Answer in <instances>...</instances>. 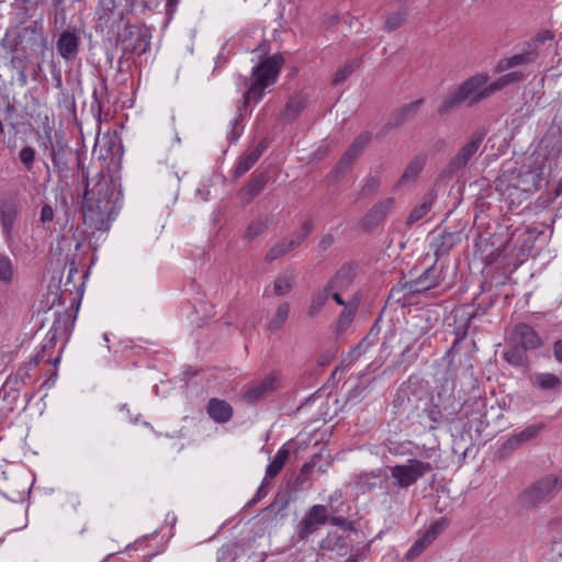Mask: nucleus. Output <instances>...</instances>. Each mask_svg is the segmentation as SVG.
Segmentation results:
<instances>
[{
  "instance_id": "nucleus-1",
  "label": "nucleus",
  "mask_w": 562,
  "mask_h": 562,
  "mask_svg": "<svg viewBox=\"0 0 562 562\" xmlns=\"http://www.w3.org/2000/svg\"><path fill=\"white\" fill-rule=\"evenodd\" d=\"M74 154L86 182L82 199L83 223L91 229L106 232L119 213V193L115 191L114 184L105 178L99 179L90 189L88 171L81 165L78 154Z\"/></svg>"
},
{
  "instance_id": "nucleus-2",
  "label": "nucleus",
  "mask_w": 562,
  "mask_h": 562,
  "mask_svg": "<svg viewBox=\"0 0 562 562\" xmlns=\"http://www.w3.org/2000/svg\"><path fill=\"white\" fill-rule=\"evenodd\" d=\"M505 87L502 77L488 83L487 74H476L463 81L458 89L448 94L438 106L437 112L440 116H443L450 114L464 102L470 106L474 105Z\"/></svg>"
},
{
  "instance_id": "nucleus-3",
  "label": "nucleus",
  "mask_w": 562,
  "mask_h": 562,
  "mask_svg": "<svg viewBox=\"0 0 562 562\" xmlns=\"http://www.w3.org/2000/svg\"><path fill=\"white\" fill-rule=\"evenodd\" d=\"M283 63L284 58L282 55L274 54L252 67L250 76L245 79L247 89L238 101L239 113L232 122L234 126L243 115V108H247L250 103H259L265 95L266 89L277 82Z\"/></svg>"
},
{
  "instance_id": "nucleus-4",
  "label": "nucleus",
  "mask_w": 562,
  "mask_h": 562,
  "mask_svg": "<svg viewBox=\"0 0 562 562\" xmlns=\"http://www.w3.org/2000/svg\"><path fill=\"white\" fill-rule=\"evenodd\" d=\"M95 30L116 35L124 22L125 9L115 0H99L95 10Z\"/></svg>"
},
{
  "instance_id": "nucleus-5",
  "label": "nucleus",
  "mask_w": 562,
  "mask_h": 562,
  "mask_svg": "<svg viewBox=\"0 0 562 562\" xmlns=\"http://www.w3.org/2000/svg\"><path fill=\"white\" fill-rule=\"evenodd\" d=\"M151 34L148 29L126 23L123 33L116 34V42L122 45L123 55H143L150 48Z\"/></svg>"
},
{
  "instance_id": "nucleus-6",
  "label": "nucleus",
  "mask_w": 562,
  "mask_h": 562,
  "mask_svg": "<svg viewBox=\"0 0 562 562\" xmlns=\"http://www.w3.org/2000/svg\"><path fill=\"white\" fill-rule=\"evenodd\" d=\"M435 468L437 464L430 461L409 459L406 464L390 467V472L398 488H408Z\"/></svg>"
},
{
  "instance_id": "nucleus-7",
  "label": "nucleus",
  "mask_w": 562,
  "mask_h": 562,
  "mask_svg": "<svg viewBox=\"0 0 562 562\" xmlns=\"http://www.w3.org/2000/svg\"><path fill=\"white\" fill-rule=\"evenodd\" d=\"M562 488V480L549 474L531 484L521 495V502L527 506H537L551 501Z\"/></svg>"
},
{
  "instance_id": "nucleus-8",
  "label": "nucleus",
  "mask_w": 562,
  "mask_h": 562,
  "mask_svg": "<svg viewBox=\"0 0 562 562\" xmlns=\"http://www.w3.org/2000/svg\"><path fill=\"white\" fill-rule=\"evenodd\" d=\"M484 137L485 133L483 131H475L471 135L469 142L464 144L458 150V153L449 160L448 165L441 172V177L452 178L456 173L464 169L470 162V160L479 151Z\"/></svg>"
},
{
  "instance_id": "nucleus-9",
  "label": "nucleus",
  "mask_w": 562,
  "mask_h": 562,
  "mask_svg": "<svg viewBox=\"0 0 562 562\" xmlns=\"http://www.w3.org/2000/svg\"><path fill=\"white\" fill-rule=\"evenodd\" d=\"M74 322L75 318H72L71 314L67 311L56 314L52 328L47 333V342L42 346V350L33 357L29 366L36 367L44 359L46 350L55 347L57 339L64 338L67 340L70 336Z\"/></svg>"
},
{
  "instance_id": "nucleus-10",
  "label": "nucleus",
  "mask_w": 562,
  "mask_h": 562,
  "mask_svg": "<svg viewBox=\"0 0 562 562\" xmlns=\"http://www.w3.org/2000/svg\"><path fill=\"white\" fill-rule=\"evenodd\" d=\"M81 31L76 25H69L60 32L56 42L59 56L66 61H75L81 46Z\"/></svg>"
},
{
  "instance_id": "nucleus-11",
  "label": "nucleus",
  "mask_w": 562,
  "mask_h": 562,
  "mask_svg": "<svg viewBox=\"0 0 562 562\" xmlns=\"http://www.w3.org/2000/svg\"><path fill=\"white\" fill-rule=\"evenodd\" d=\"M328 510L325 505H313L296 529V537L300 541L307 540L310 536L315 533L321 526L327 524Z\"/></svg>"
},
{
  "instance_id": "nucleus-12",
  "label": "nucleus",
  "mask_w": 562,
  "mask_h": 562,
  "mask_svg": "<svg viewBox=\"0 0 562 562\" xmlns=\"http://www.w3.org/2000/svg\"><path fill=\"white\" fill-rule=\"evenodd\" d=\"M394 198H385L375 204L360 218L358 226L366 233L376 229L386 220L394 206Z\"/></svg>"
},
{
  "instance_id": "nucleus-13",
  "label": "nucleus",
  "mask_w": 562,
  "mask_h": 562,
  "mask_svg": "<svg viewBox=\"0 0 562 562\" xmlns=\"http://www.w3.org/2000/svg\"><path fill=\"white\" fill-rule=\"evenodd\" d=\"M442 279V268H438L435 262L425 269L418 278L406 282L404 289L409 294L423 293L438 286Z\"/></svg>"
},
{
  "instance_id": "nucleus-14",
  "label": "nucleus",
  "mask_w": 562,
  "mask_h": 562,
  "mask_svg": "<svg viewBox=\"0 0 562 562\" xmlns=\"http://www.w3.org/2000/svg\"><path fill=\"white\" fill-rule=\"evenodd\" d=\"M544 429L543 423H537L527 426L520 431L513 432L507 437L499 448L502 456H508L515 450L520 448L524 443L537 438L539 434Z\"/></svg>"
},
{
  "instance_id": "nucleus-15",
  "label": "nucleus",
  "mask_w": 562,
  "mask_h": 562,
  "mask_svg": "<svg viewBox=\"0 0 562 562\" xmlns=\"http://www.w3.org/2000/svg\"><path fill=\"white\" fill-rule=\"evenodd\" d=\"M27 55L42 53L46 47V37L44 33L36 27H25L18 36L15 44Z\"/></svg>"
},
{
  "instance_id": "nucleus-16",
  "label": "nucleus",
  "mask_w": 562,
  "mask_h": 562,
  "mask_svg": "<svg viewBox=\"0 0 562 562\" xmlns=\"http://www.w3.org/2000/svg\"><path fill=\"white\" fill-rule=\"evenodd\" d=\"M510 341L527 351L536 350L543 344L538 333L527 323H518L515 325Z\"/></svg>"
},
{
  "instance_id": "nucleus-17",
  "label": "nucleus",
  "mask_w": 562,
  "mask_h": 562,
  "mask_svg": "<svg viewBox=\"0 0 562 562\" xmlns=\"http://www.w3.org/2000/svg\"><path fill=\"white\" fill-rule=\"evenodd\" d=\"M279 387L278 378L270 374L260 382L249 386L241 395L246 404L255 405L262 398L267 397Z\"/></svg>"
},
{
  "instance_id": "nucleus-18",
  "label": "nucleus",
  "mask_w": 562,
  "mask_h": 562,
  "mask_svg": "<svg viewBox=\"0 0 562 562\" xmlns=\"http://www.w3.org/2000/svg\"><path fill=\"white\" fill-rule=\"evenodd\" d=\"M446 526V521L443 519L434 522L424 535L417 539L411 549L406 552L405 559L407 561H413L417 557H419L435 540L436 538L443 531Z\"/></svg>"
},
{
  "instance_id": "nucleus-19",
  "label": "nucleus",
  "mask_w": 562,
  "mask_h": 562,
  "mask_svg": "<svg viewBox=\"0 0 562 562\" xmlns=\"http://www.w3.org/2000/svg\"><path fill=\"white\" fill-rule=\"evenodd\" d=\"M538 53L533 52V47L525 44L522 50L519 54L501 58L496 65V71L503 72L510 68L529 65L537 60Z\"/></svg>"
},
{
  "instance_id": "nucleus-20",
  "label": "nucleus",
  "mask_w": 562,
  "mask_h": 562,
  "mask_svg": "<svg viewBox=\"0 0 562 562\" xmlns=\"http://www.w3.org/2000/svg\"><path fill=\"white\" fill-rule=\"evenodd\" d=\"M389 475L382 470L361 473L356 481L358 488L362 492H371L375 488L384 490L387 488Z\"/></svg>"
},
{
  "instance_id": "nucleus-21",
  "label": "nucleus",
  "mask_w": 562,
  "mask_h": 562,
  "mask_svg": "<svg viewBox=\"0 0 562 562\" xmlns=\"http://www.w3.org/2000/svg\"><path fill=\"white\" fill-rule=\"evenodd\" d=\"M427 162V155L424 153L417 154L412 158L408 165L405 167L402 176L395 183V188H402L407 184L415 183L424 170Z\"/></svg>"
},
{
  "instance_id": "nucleus-22",
  "label": "nucleus",
  "mask_w": 562,
  "mask_h": 562,
  "mask_svg": "<svg viewBox=\"0 0 562 562\" xmlns=\"http://www.w3.org/2000/svg\"><path fill=\"white\" fill-rule=\"evenodd\" d=\"M269 181L268 172L252 175L250 180L238 191V196L245 204H249L266 188Z\"/></svg>"
},
{
  "instance_id": "nucleus-23",
  "label": "nucleus",
  "mask_w": 562,
  "mask_h": 562,
  "mask_svg": "<svg viewBox=\"0 0 562 562\" xmlns=\"http://www.w3.org/2000/svg\"><path fill=\"white\" fill-rule=\"evenodd\" d=\"M357 274V265L355 262H347L342 265L336 274L327 282L326 286L329 290L342 291L349 288Z\"/></svg>"
},
{
  "instance_id": "nucleus-24",
  "label": "nucleus",
  "mask_w": 562,
  "mask_h": 562,
  "mask_svg": "<svg viewBox=\"0 0 562 562\" xmlns=\"http://www.w3.org/2000/svg\"><path fill=\"white\" fill-rule=\"evenodd\" d=\"M424 103V99L420 98L418 100H415L413 102H409L407 104H404L398 110H396L394 113H392L389 122L385 124V128L387 131L400 127L403 125L406 121L413 119L417 112L420 105Z\"/></svg>"
},
{
  "instance_id": "nucleus-25",
  "label": "nucleus",
  "mask_w": 562,
  "mask_h": 562,
  "mask_svg": "<svg viewBox=\"0 0 562 562\" xmlns=\"http://www.w3.org/2000/svg\"><path fill=\"white\" fill-rule=\"evenodd\" d=\"M233 407L225 401L217 397H213L206 405V413L209 417L217 424H225L233 417Z\"/></svg>"
},
{
  "instance_id": "nucleus-26",
  "label": "nucleus",
  "mask_w": 562,
  "mask_h": 562,
  "mask_svg": "<svg viewBox=\"0 0 562 562\" xmlns=\"http://www.w3.org/2000/svg\"><path fill=\"white\" fill-rule=\"evenodd\" d=\"M18 216V206L11 201L0 202V222L7 240L11 239L12 228Z\"/></svg>"
},
{
  "instance_id": "nucleus-27",
  "label": "nucleus",
  "mask_w": 562,
  "mask_h": 562,
  "mask_svg": "<svg viewBox=\"0 0 562 562\" xmlns=\"http://www.w3.org/2000/svg\"><path fill=\"white\" fill-rule=\"evenodd\" d=\"M460 241L458 233L441 232L432 241L431 246L435 250L437 260L450 252V250Z\"/></svg>"
},
{
  "instance_id": "nucleus-28",
  "label": "nucleus",
  "mask_w": 562,
  "mask_h": 562,
  "mask_svg": "<svg viewBox=\"0 0 562 562\" xmlns=\"http://www.w3.org/2000/svg\"><path fill=\"white\" fill-rule=\"evenodd\" d=\"M68 154H72V150L65 143L56 142L52 144V162L54 170L59 175L70 169Z\"/></svg>"
},
{
  "instance_id": "nucleus-29",
  "label": "nucleus",
  "mask_w": 562,
  "mask_h": 562,
  "mask_svg": "<svg viewBox=\"0 0 562 562\" xmlns=\"http://www.w3.org/2000/svg\"><path fill=\"white\" fill-rule=\"evenodd\" d=\"M527 352V350L509 340L507 349L503 352V359L513 367L527 368L529 366Z\"/></svg>"
},
{
  "instance_id": "nucleus-30",
  "label": "nucleus",
  "mask_w": 562,
  "mask_h": 562,
  "mask_svg": "<svg viewBox=\"0 0 562 562\" xmlns=\"http://www.w3.org/2000/svg\"><path fill=\"white\" fill-rule=\"evenodd\" d=\"M436 192L434 190L428 191L423 195V199L420 203H418L413 211L411 212L409 216L407 217V224L412 225L419 220H422L431 209L435 200H436Z\"/></svg>"
},
{
  "instance_id": "nucleus-31",
  "label": "nucleus",
  "mask_w": 562,
  "mask_h": 562,
  "mask_svg": "<svg viewBox=\"0 0 562 562\" xmlns=\"http://www.w3.org/2000/svg\"><path fill=\"white\" fill-rule=\"evenodd\" d=\"M306 104L307 100L304 95H292L285 104V108L282 112V119L288 122L294 121L305 109Z\"/></svg>"
},
{
  "instance_id": "nucleus-32",
  "label": "nucleus",
  "mask_w": 562,
  "mask_h": 562,
  "mask_svg": "<svg viewBox=\"0 0 562 562\" xmlns=\"http://www.w3.org/2000/svg\"><path fill=\"white\" fill-rule=\"evenodd\" d=\"M321 549L330 552H337L339 555H344V550L347 549V538L337 533L328 532L327 536L319 543Z\"/></svg>"
},
{
  "instance_id": "nucleus-33",
  "label": "nucleus",
  "mask_w": 562,
  "mask_h": 562,
  "mask_svg": "<svg viewBox=\"0 0 562 562\" xmlns=\"http://www.w3.org/2000/svg\"><path fill=\"white\" fill-rule=\"evenodd\" d=\"M330 292L331 290H329L326 285L323 289H318L313 292L310 305L307 307L308 317L314 318L321 313L330 295Z\"/></svg>"
},
{
  "instance_id": "nucleus-34",
  "label": "nucleus",
  "mask_w": 562,
  "mask_h": 562,
  "mask_svg": "<svg viewBox=\"0 0 562 562\" xmlns=\"http://www.w3.org/2000/svg\"><path fill=\"white\" fill-rule=\"evenodd\" d=\"M532 383L541 391H555L562 385V380L554 373L541 372L533 375Z\"/></svg>"
},
{
  "instance_id": "nucleus-35",
  "label": "nucleus",
  "mask_w": 562,
  "mask_h": 562,
  "mask_svg": "<svg viewBox=\"0 0 562 562\" xmlns=\"http://www.w3.org/2000/svg\"><path fill=\"white\" fill-rule=\"evenodd\" d=\"M289 457V449L284 446L281 447L266 469V479H274L283 469Z\"/></svg>"
},
{
  "instance_id": "nucleus-36",
  "label": "nucleus",
  "mask_w": 562,
  "mask_h": 562,
  "mask_svg": "<svg viewBox=\"0 0 562 562\" xmlns=\"http://www.w3.org/2000/svg\"><path fill=\"white\" fill-rule=\"evenodd\" d=\"M295 285V274L291 270H285L280 273L273 284V291L276 295L283 296L286 295Z\"/></svg>"
},
{
  "instance_id": "nucleus-37",
  "label": "nucleus",
  "mask_w": 562,
  "mask_h": 562,
  "mask_svg": "<svg viewBox=\"0 0 562 562\" xmlns=\"http://www.w3.org/2000/svg\"><path fill=\"white\" fill-rule=\"evenodd\" d=\"M260 158V153L258 150H249L244 153L237 161V165L233 171V176L235 178H239L245 175L250 168L258 161Z\"/></svg>"
},
{
  "instance_id": "nucleus-38",
  "label": "nucleus",
  "mask_w": 562,
  "mask_h": 562,
  "mask_svg": "<svg viewBox=\"0 0 562 562\" xmlns=\"http://www.w3.org/2000/svg\"><path fill=\"white\" fill-rule=\"evenodd\" d=\"M289 506V496L286 493H278L273 502L267 506L262 513L266 515H273L274 518H284L286 516L285 509Z\"/></svg>"
},
{
  "instance_id": "nucleus-39",
  "label": "nucleus",
  "mask_w": 562,
  "mask_h": 562,
  "mask_svg": "<svg viewBox=\"0 0 562 562\" xmlns=\"http://www.w3.org/2000/svg\"><path fill=\"white\" fill-rule=\"evenodd\" d=\"M408 18V9L400 8L398 10L389 13L385 19L383 30L392 33L405 24Z\"/></svg>"
},
{
  "instance_id": "nucleus-40",
  "label": "nucleus",
  "mask_w": 562,
  "mask_h": 562,
  "mask_svg": "<svg viewBox=\"0 0 562 562\" xmlns=\"http://www.w3.org/2000/svg\"><path fill=\"white\" fill-rule=\"evenodd\" d=\"M357 158L349 154L347 150L341 156L339 161L333 168L329 173V178H331L335 182H339L346 172H348Z\"/></svg>"
},
{
  "instance_id": "nucleus-41",
  "label": "nucleus",
  "mask_w": 562,
  "mask_h": 562,
  "mask_svg": "<svg viewBox=\"0 0 562 562\" xmlns=\"http://www.w3.org/2000/svg\"><path fill=\"white\" fill-rule=\"evenodd\" d=\"M423 414L427 417L429 420V430H435L438 428L440 424L443 422V414L439 407L438 404H436L434 401H430L426 404V406L423 409Z\"/></svg>"
},
{
  "instance_id": "nucleus-42",
  "label": "nucleus",
  "mask_w": 562,
  "mask_h": 562,
  "mask_svg": "<svg viewBox=\"0 0 562 562\" xmlns=\"http://www.w3.org/2000/svg\"><path fill=\"white\" fill-rule=\"evenodd\" d=\"M289 313H290V305H289V303L288 302L281 303L277 307V311H276L274 315L272 316V318L268 323V326H267L268 329L270 331L279 330L283 326V324L286 322V319L289 317Z\"/></svg>"
},
{
  "instance_id": "nucleus-43",
  "label": "nucleus",
  "mask_w": 562,
  "mask_h": 562,
  "mask_svg": "<svg viewBox=\"0 0 562 562\" xmlns=\"http://www.w3.org/2000/svg\"><path fill=\"white\" fill-rule=\"evenodd\" d=\"M362 60L361 59H358V58H355V59H350V60H347L342 67H340L334 78H333V83L334 85H339L341 82H344L349 76H351L361 65Z\"/></svg>"
},
{
  "instance_id": "nucleus-44",
  "label": "nucleus",
  "mask_w": 562,
  "mask_h": 562,
  "mask_svg": "<svg viewBox=\"0 0 562 562\" xmlns=\"http://www.w3.org/2000/svg\"><path fill=\"white\" fill-rule=\"evenodd\" d=\"M313 229V225L310 221H305L301 228L295 231L292 236L286 239L289 246L291 247V249H295L297 248L304 240L305 238L311 234Z\"/></svg>"
},
{
  "instance_id": "nucleus-45",
  "label": "nucleus",
  "mask_w": 562,
  "mask_h": 562,
  "mask_svg": "<svg viewBox=\"0 0 562 562\" xmlns=\"http://www.w3.org/2000/svg\"><path fill=\"white\" fill-rule=\"evenodd\" d=\"M315 465H316V463L313 461L305 462L302 465V468L295 479V484L297 487L305 490V488H310L312 486L310 476L313 473Z\"/></svg>"
},
{
  "instance_id": "nucleus-46",
  "label": "nucleus",
  "mask_w": 562,
  "mask_h": 562,
  "mask_svg": "<svg viewBox=\"0 0 562 562\" xmlns=\"http://www.w3.org/2000/svg\"><path fill=\"white\" fill-rule=\"evenodd\" d=\"M358 304L349 303V305L340 313L336 329L338 333L345 331L351 324L357 312Z\"/></svg>"
},
{
  "instance_id": "nucleus-47",
  "label": "nucleus",
  "mask_w": 562,
  "mask_h": 562,
  "mask_svg": "<svg viewBox=\"0 0 562 562\" xmlns=\"http://www.w3.org/2000/svg\"><path fill=\"white\" fill-rule=\"evenodd\" d=\"M14 278V267L12 260L0 254V282L3 284H10Z\"/></svg>"
},
{
  "instance_id": "nucleus-48",
  "label": "nucleus",
  "mask_w": 562,
  "mask_h": 562,
  "mask_svg": "<svg viewBox=\"0 0 562 562\" xmlns=\"http://www.w3.org/2000/svg\"><path fill=\"white\" fill-rule=\"evenodd\" d=\"M291 247L289 246L286 239H283L277 244H274L269 251L265 256L266 262H272L277 260L278 258L286 255L289 251H291Z\"/></svg>"
},
{
  "instance_id": "nucleus-49",
  "label": "nucleus",
  "mask_w": 562,
  "mask_h": 562,
  "mask_svg": "<svg viewBox=\"0 0 562 562\" xmlns=\"http://www.w3.org/2000/svg\"><path fill=\"white\" fill-rule=\"evenodd\" d=\"M267 221L260 218L254 220L248 224L244 234V238L247 240H252L261 235L267 229Z\"/></svg>"
},
{
  "instance_id": "nucleus-50",
  "label": "nucleus",
  "mask_w": 562,
  "mask_h": 562,
  "mask_svg": "<svg viewBox=\"0 0 562 562\" xmlns=\"http://www.w3.org/2000/svg\"><path fill=\"white\" fill-rule=\"evenodd\" d=\"M381 186V178L379 176L369 175L360 190V198H368L374 195Z\"/></svg>"
},
{
  "instance_id": "nucleus-51",
  "label": "nucleus",
  "mask_w": 562,
  "mask_h": 562,
  "mask_svg": "<svg viewBox=\"0 0 562 562\" xmlns=\"http://www.w3.org/2000/svg\"><path fill=\"white\" fill-rule=\"evenodd\" d=\"M35 155V149L31 146H25L19 151V159L27 171L33 168Z\"/></svg>"
},
{
  "instance_id": "nucleus-52",
  "label": "nucleus",
  "mask_w": 562,
  "mask_h": 562,
  "mask_svg": "<svg viewBox=\"0 0 562 562\" xmlns=\"http://www.w3.org/2000/svg\"><path fill=\"white\" fill-rule=\"evenodd\" d=\"M371 135L369 133L362 134L358 136L351 146L347 149L349 154H351L353 157L358 158L362 149L367 146V144L370 142Z\"/></svg>"
},
{
  "instance_id": "nucleus-53",
  "label": "nucleus",
  "mask_w": 562,
  "mask_h": 562,
  "mask_svg": "<svg viewBox=\"0 0 562 562\" xmlns=\"http://www.w3.org/2000/svg\"><path fill=\"white\" fill-rule=\"evenodd\" d=\"M554 35L550 31H541L537 33L532 41L527 42V46L533 47V52L538 53V48L540 45L544 44L547 41L553 40Z\"/></svg>"
},
{
  "instance_id": "nucleus-54",
  "label": "nucleus",
  "mask_w": 562,
  "mask_h": 562,
  "mask_svg": "<svg viewBox=\"0 0 562 562\" xmlns=\"http://www.w3.org/2000/svg\"><path fill=\"white\" fill-rule=\"evenodd\" d=\"M327 522L347 531H356L355 522L341 516L328 517Z\"/></svg>"
},
{
  "instance_id": "nucleus-55",
  "label": "nucleus",
  "mask_w": 562,
  "mask_h": 562,
  "mask_svg": "<svg viewBox=\"0 0 562 562\" xmlns=\"http://www.w3.org/2000/svg\"><path fill=\"white\" fill-rule=\"evenodd\" d=\"M92 103H91V112L93 114V116L97 119V122L98 124L100 125L101 123V112H102V109H103V102L99 95V91L97 89L93 90L92 92Z\"/></svg>"
},
{
  "instance_id": "nucleus-56",
  "label": "nucleus",
  "mask_w": 562,
  "mask_h": 562,
  "mask_svg": "<svg viewBox=\"0 0 562 562\" xmlns=\"http://www.w3.org/2000/svg\"><path fill=\"white\" fill-rule=\"evenodd\" d=\"M13 52H14V55L12 56V58L10 60L11 67L16 70H19L21 68H25L24 63L30 57V55L22 52L21 48H19L18 46H15Z\"/></svg>"
},
{
  "instance_id": "nucleus-57",
  "label": "nucleus",
  "mask_w": 562,
  "mask_h": 562,
  "mask_svg": "<svg viewBox=\"0 0 562 562\" xmlns=\"http://www.w3.org/2000/svg\"><path fill=\"white\" fill-rule=\"evenodd\" d=\"M505 86H509L512 83L520 82L524 80V74L521 71H510L501 76Z\"/></svg>"
},
{
  "instance_id": "nucleus-58",
  "label": "nucleus",
  "mask_w": 562,
  "mask_h": 562,
  "mask_svg": "<svg viewBox=\"0 0 562 562\" xmlns=\"http://www.w3.org/2000/svg\"><path fill=\"white\" fill-rule=\"evenodd\" d=\"M44 0H23L24 3V13L29 16H32L36 11L38 4H41Z\"/></svg>"
},
{
  "instance_id": "nucleus-59",
  "label": "nucleus",
  "mask_w": 562,
  "mask_h": 562,
  "mask_svg": "<svg viewBox=\"0 0 562 562\" xmlns=\"http://www.w3.org/2000/svg\"><path fill=\"white\" fill-rule=\"evenodd\" d=\"M334 240L335 238L331 234L324 235L318 243V249L321 251H326L328 248L333 246Z\"/></svg>"
},
{
  "instance_id": "nucleus-60",
  "label": "nucleus",
  "mask_w": 562,
  "mask_h": 562,
  "mask_svg": "<svg viewBox=\"0 0 562 562\" xmlns=\"http://www.w3.org/2000/svg\"><path fill=\"white\" fill-rule=\"evenodd\" d=\"M54 218V211L49 204H44L41 210V221L43 223L52 222Z\"/></svg>"
},
{
  "instance_id": "nucleus-61",
  "label": "nucleus",
  "mask_w": 562,
  "mask_h": 562,
  "mask_svg": "<svg viewBox=\"0 0 562 562\" xmlns=\"http://www.w3.org/2000/svg\"><path fill=\"white\" fill-rule=\"evenodd\" d=\"M552 351L555 361L562 363V339H558L553 342Z\"/></svg>"
},
{
  "instance_id": "nucleus-62",
  "label": "nucleus",
  "mask_w": 562,
  "mask_h": 562,
  "mask_svg": "<svg viewBox=\"0 0 562 562\" xmlns=\"http://www.w3.org/2000/svg\"><path fill=\"white\" fill-rule=\"evenodd\" d=\"M178 3H179V0H167L166 2V11H167V15L169 18L172 16V14L175 13L177 7H178Z\"/></svg>"
},
{
  "instance_id": "nucleus-63",
  "label": "nucleus",
  "mask_w": 562,
  "mask_h": 562,
  "mask_svg": "<svg viewBox=\"0 0 562 562\" xmlns=\"http://www.w3.org/2000/svg\"><path fill=\"white\" fill-rule=\"evenodd\" d=\"M66 21V12L64 9H60L59 11H56L54 16V24L55 25H63Z\"/></svg>"
},
{
  "instance_id": "nucleus-64",
  "label": "nucleus",
  "mask_w": 562,
  "mask_h": 562,
  "mask_svg": "<svg viewBox=\"0 0 562 562\" xmlns=\"http://www.w3.org/2000/svg\"><path fill=\"white\" fill-rule=\"evenodd\" d=\"M266 480L267 479L265 477L261 485L257 490V493H256L257 499L261 501L268 494V488L266 486Z\"/></svg>"
}]
</instances>
